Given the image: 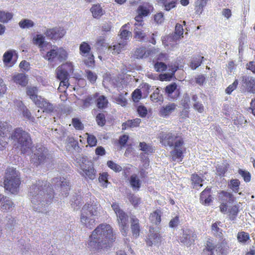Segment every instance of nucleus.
I'll return each mask as SVG.
<instances>
[{
	"label": "nucleus",
	"instance_id": "obj_1",
	"mask_svg": "<svg viewBox=\"0 0 255 255\" xmlns=\"http://www.w3.org/2000/svg\"><path fill=\"white\" fill-rule=\"evenodd\" d=\"M9 138L21 152L23 154H33L30 162L34 166H38L43 163L46 159V149L44 147H33V143L29 133L21 128H16L12 133Z\"/></svg>",
	"mask_w": 255,
	"mask_h": 255
},
{
	"label": "nucleus",
	"instance_id": "obj_2",
	"mask_svg": "<svg viewBox=\"0 0 255 255\" xmlns=\"http://www.w3.org/2000/svg\"><path fill=\"white\" fill-rule=\"evenodd\" d=\"M115 239L111 226L108 224H102L93 231L90 236L88 247L93 250L102 249L112 243Z\"/></svg>",
	"mask_w": 255,
	"mask_h": 255
},
{
	"label": "nucleus",
	"instance_id": "obj_3",
	"mask_svg": "<svg viewBox=\"0 0 255 255\" xmlns=\"http://www.w3.org/2000/svg\"><path fill=\"white\" fill-rule=\"evenodd\" d=\"M45 191L52 192L49 185L46 182L38 181L37 184L32 185L29 189V196L34 210L39 212H42L43 208L48 204V199L51 197L49 193L45 194Z\"/></svg>",
	"mask_w": 255,
	"mask_h": 255
},
{
	"label": "nucleus",
	"instance_id": "obj_4",
	"mask_svg": "<svg viewBox=\"0 0 255 255\" xmlns=\"http://www.w3.org/2000/svg\"><path fill=\"white\" fill-rule=\"evenodd\" d=\"M159 138L160 142L165 146L174 147V149L171 151L173 160L176 161L182 158V147L184 142L180 136L175 133L168 132L160 133Z\"/></svg>",
	"mask_w": 255,
	"mask_h": 255
},
{
	"label": "nucleus",
	"instance_id": "obj_5",
	"mask_svg": "<svg viewBox=\"0 0 255 255\" xmlns=\"http://www.w3.org/2000/svg\"><path fill=\"white\" fill-rule=\"evenodd\" d=\"M101 209L100 205L96 203L85 204L81 211V224L87 228H92L95 224L96 218L100 215Z\"/></svg>",
	"mask_w": 255,
	"mask_h": 255
},
{
	"label": "nucleus",
	"instance_id": "obj_6",
	"mask_svg": "<svg viewBox=\"0 0 255 255\" xmlns=\"http://www.w3.org/2000/svg\"><path fill=\"white\" fill-rule=\"evenodd\" d=\"M3 183L4 188L6 190L12 194L16 193L20 184L18 171L13 167L7 168Z\"/></svg>",
	"mask_w": 255,
	"mask_h": 255
},
{
	"label": "nucleus",
	"instance_id": "obj_7",
	"mask_svg": "<svg viewBox=\"0 0 255 255\" xmlns=\"http://www.w3.org/2000/svg\"><path fill=\"white\" fill-rule=\"evenodd\" d=\"M221 240V243L215 246L213 241L209 239L207 241L205 249L203 250L202 255H213V251H215L219 255H225L228 247L227 242L225 239Z\"/></svg>",
	"mask_w": 255,
	"mask_h": 255
},
{
	"label": "nucleus",
	"instance_id": "obj_8",
	"mask_svg": "<svg viewBox=\"0 0 255 255\" xmlns=\"http://www.w3.org/2000/svg\"><path fill=\"white\" fill-rule=\"evenodd\" d=\"M50 49L49 51L46 53L45 50L41 52V55L45 60L51 62L56 58L60 61L65 60L67 59V53L62 47L54 46L53 48H52L51 47L48 48L47 49Z\"/></svg>",
	"mask_w": 255,
	"mask_h": 255
},
{
	"label": "nucleus",
	"instance_id": "obj_9",
	"mask_svg": "<svg viewBox=\"0 0 255 255\" xmlns=\"http://www.w3.org/2000/svg\"><path fill=\"white\" fill-rule=\"evenodd\" d=\"M112 207L117 215V220L121 232L123 235L126 236L128 231V216L120 208L117 203H113L112 205Z\"/></svg>",
	"mask_w": 255,
	"mask_h": 255
},
{
	"label": "nucleus",
	"instance_id": "obj_10",
	"mask_svg": "<svg viewBox=\"0 0 255 255\" xmlns=\"http://www.w3.org/2000/svg\"><path fill=\"white\" fill-rule=\"evenodd\" d=\"M81 171L80 173L86 178L93 180L96 178V171L94 169L93 163L86 157H82L79 159Z\"/></svg>",
	"mask_w": 255,
	"mask_h": 255
},
{
	"label": "nucleus",
	"instance_id": "obj_11",
	"mask_svg": "<svg viewBox=\"0 0 255 255\" xmlns=\"http://www.w3.org/2000/svg\"><path fill=\"white\" fill-rule=\"evenodd\" d=\"M12 130V127L6 122H0V150L5 148L7 144L5 137Z\"/></svg>",
	"mask_w": 255,
	"mask_h": 255
},
{
	"label": "nucleus",
	"instance_id": "obj_12",
	"mask_svg": "<svg viewBox=\"0 0 255 255\" xmlns=\"http://www.w3.org/2000/svg\"><path fill=\"white\" fill-rule=\"evenodd\" d=\"M91 47L86 42H82L80 46V53L83 56L87 57V59L84 60V62L86 65L91 67L94 65V56L90 53Z\"/></svg>",
	"mask_w": 255,
	"mask_h": 255
},
{
	"label": "nucleus",
	"instance_id": "obj_13",
	"mask_svg": "<svg viewBox=\"0 0 255 255\" xmlns=\"http://www.w3.org/2000/svg\"><path fill=\"white\" fill-rule=\"evenodd\" d=\"M197 238L196 234L190 229H183L182 235L179 237L180 242L187 246L193 244Z\"/></svg>",
	"mask_w": 255,
	"mask_h": 255
},
{
	"label": "nucleus",
	"instance_id": "obj_14",
	"mask_svg": "<svg viewBox=\"0 0 255 255\" xmlns=\"http://www.w3.org/2000/svg\"><path fill=\"white\" fill-rule=\"evenodd\" d=\"M65 30L61 27H56L47 29L45 34L51 40H56L62 38L65 34Z\"/></svg>",
	"mask_w": 255,
	"mask_h": 255
},
{
	"label": "nucleus",
	"instance_id": "obj_15",
	"mask_svg": "<svg viewBox=\"0 0 255 255\" xmlns=\"http://www.w3.org/2000/svg\"><path fill=\"white\" fill-rule=\"evenodd\" d=\"M165 93L170 100L174 101L179 97L180 92L177 84L173 83L165 87Z\"/></svg>",
	"mask_w": 255,
	"mask_h": 255
},
{
	"label": "nucleus",
	"instance_id": "obj_16",
	"mask_svg": "<svg viewBox=\"0 0 255 255\" xmlns=\"http://www.w3.org/2000/svg\"><path fill=\"white\" fill-rule=\"evenodd\" d=\"M52 183L56 186H60L61 189V193L62 195L67 196L68 191L69 189V183L64 177L59 178L57 177L53 179Z\"/></svg>",
	"mask_w": 255,
	"mask_h": 255
},
{
	"label": "nucleus",
	"instance_id": "obj_17",
	"mask_svg": "<svg viewBox=\"0 0 255 255\" xmlns=\"http://www.w3.org/2000/svg\"><path fill=\"white\" fill-rule=\"evenodd\" d=\"M127 42L120 41L118 43H113L109 46L108 51L113 54H118L126 49Z\"/></svg>",
	"mask_w": 255,
	"mask_h": 255
},
{
	"label": "nucleus",
	"instance_id": "obj_18",
	"mask_svg": "<svg viewBox=\"0 0 255 255\" xmlns=\"http://www.w3.org/2000/svg\"><path fill=\"white\" fill-rule=\"evenodd\" d=\"M13 206V204L9 198L0 195V210L4 212L9 211Z\"/></svg>",
	"mask_w": 255,
	"mask_h": 255
},
{
	"label": "nucleus",
	"instance_id": "obj_19",
	"mask_svg": "<svg viewBox=\"0 0 255 255\" xmlns=\"http://www.w3.org/2000/svg\"><path fill=\"white\" fill-rule=\"evenodd\" d=\"M177 105L175 103H169L165 106L161 108L159 114L161 116L166 118L169 117L177 109Z\"/></svg>",
	"mask_w": 255,
	"mask_h": 255
},
{
	"label": "nucleus",
	"instance_id": "obj_20",
	"mask_svg": "<svg viewBox=\"0 0 255 255\" xmlns=\"http://www.w3.org/2000/svg\"><path fill=\"white\" fill-rule=\"evenodd\" d=\"M33 43L38 45L40 48L41 52L44 51L46 49L51 47V44L44 41V37L41 34H38L33 39Z\"/></svg>",
	"mask_w": 255,
	"mask_h": 255
},
{
	"label": "nucleus",
	"instance_id": "obj_21",
	"mask_svg": "<svg viewBox=\"0 0 255 255\" xmlns=\"http://www.w3.org/2000/svg\"><path fill=\"white\" fill-rule=\"evenodd\" d=\"M39 108L43 109V111L47 113L53 112L54 107L52 104L49 103L44 98H39L38 101H36V104Z\"/></svg>",
	"mask_w": 255,
	"mask_h": 255
},
{
	"label": "nucleus",
	"instance_id": "obj_22",
	"mask_svg": "<svg viewBox=\"0 0 255 255\" xmlns=\"http://www.w3.org/2000/svg\"><path fill=\"white\" fill-rule=\"evenodd\" d=\"M242 78V81L247 87L248 91L255 93V79L249 76H244Z\"/></svg>",
	"mask_w": 255,
	"mask_h": 255
},
{
	"label": "nucleus",
	"instance_id": "obj_23",
	"mask_svg": "<svg viewBox=\"0 0 255 255\" xmlns=\"http://www.w3.org/2000/svg\"><path fill=\"white\" fill-rule=\"evenodd\" d=\"M183 34V28L181 24H177L175 26V33L174 34L169 36L168 40L169 41H177L180 39L181 36H182Z\"/></svg>",
	"mask_w": 255,
	"mask_h": 255
},
{
	"label": "nucleus",
	"instance_id": "obj_24",
	"mask_svg": "<svg viewBox=\"0 0 255 255\" xmlns=\"http://www.w3.org/2000/svg\"><path fill=\"white\" fill-rule=\"evenodd\" d=\"M211 189L206 188L200 195V202L205 205H209L212 201L211 196Z\"/></svg>",
	"mask_w": 255,
	"mask_h": 255
},
{
	"label": "nucleus",
	"instance_id": "obj_25",
	"mask_svg": "<svg viewBox=\"0 0 255 255\" xmlns=\"http://www.w3.org/2000/svg\"><path fill=\"white\" fill-rule=\"evenodd\" d=\"M131 219V230L132 235L136 238L139 235L140 227L139 220L134 217H132Z\"/></svg>",
	"mask_w": 255,
	"mask_h": 255
},
{
	"label": "nucleus",
	"instance_id": "obj_26",
	"mask_svg": "<svg viewBox=\"0 0 255 255\" xmlns=\"http://www.w3.org/2000/svg\"><path fill=\"white\" fill-rule=\"evenodd\" d=\"M161 240V237L160 234L157 232H152L150 231V234L149 238L147 241V244L150 246L153 244H158Z\"/></svg>",
	"mask_w": 255,
	"mask_h": 255
},
{
	"label": "nucleus",
	"instance_id": "obj_27",
	"mask_svg": "<svg viewBox=\"0 0 255 255\" xmlns=\"http://www.w3.org/2000/svg\"><path fill=\"white\" fill-rule=\"evenodd\" d=\"M150 51L146 50L145 48L140 47L136 49L134 53V56L138 59L145 58L149 56Z\"/></svg>",
	"mask_w": 255,
	"mask_h": 255
},
{
	"label": "nucleus",
	"instance_id": "obj_28",
	"mask_svg": "<svg viewBox=\"0 0 255 255\" xmlns=\"http://www.w3.org/2000/svg\"><path fill=\"white\" fill-rule=\"evenodd\" d=\"M129 183L133 190H138L140 187L141 182L137 175L133 174L129 178Z\"/></svg>",
	"mask_w": 255,
	"mask_h": 255
},
{
	"label": "nucleus",
	"instance_id": "obj_29",
	"mask_svg": "<svg viewBox=\"0 0 255 255\" xmlns=\"http://www.w3.org/2000/svg\"><path fill=\"white\" fill-rule=\"evenodd\" d=\"M38 90L35 87H29L27 89V94L29 96V98L32 100V101L36 104V101L38 100L39 98H41V96H38L37 95Z\"/></svg>",
	"mask_w": 255,
	"mask_h": 255
},
{
	"label": "nucleus",
	"instance_id": "obj_30",
	"mask_svg": "<svg viewBox=\"0 0 255 255\" xmlns=\"http://www.w3.org/2000/svg\"><path fill=\"white\" fill-rule=\"evenodd\" d=\"M70 65H69V66ZM68 66V64H62L59 66L56 69L57 77L59 79H68L69 74L64 69V67Z\"/></svg>",
	"mask_w": 255,
	"mask_h": 255
},
{
	"label": "nucleus",
	"instance_id": "obj_31",
	"mask_svg": "<svg viewBox=\"0 0 255 255\" xmlns=\"http://www.w3.org/2000/svg\"><path fill=\"white\" fill-rule=\"evenodd\" d=\"M14 82L22 86H25L27 84V79L25 75L22 73H18L13 77Z\"/></svg>",
	"mask_w": 255,
	"mask_h": 255
},
{
	"label": "nucleus",
	"instance_id": "obj_32",
	"mask_svg": "<svg viewBox=\"0 0 255 255\" xmlns=\"http://www.w3.org/2000/svg\"><path fill=\"white\" fill-rule=\"evenodd\" d=\"M91 11L94 18H99L104 14V11L100 4L94 5L91 8Z\"/></svg>",
	"mask_w": 255,
	"mask_h": 255
},
{
	"label": "nucleus",
	"instance_id": "obj_33",
	"mask_svg": "<svg viewBox=\"0 0 255 255\" xmlns=\"http://www.w3.org/2000/svg\"><path fill=\"white\" fill-rule=\"evenodd\" d=\"M220 224V222H215L212 224L211 229L212 232L215 236L221 239V240H223L222 230L219 227V226H221Z\"/></svg>",
	"mask_w": 255,
	"mask_h": 255
},
{
	"label": "nucleus",
	"instance_id": "obj_34",
	"mask_svg": "<svg viewBox=\"0 0 255 255\" xmlns=\"http://www.w3.org/2000/svg\"><path fill=\"white\" fill-rule=\"evenodd\" d=\"M127 26L126 24L123 26L120 30V34L119 36L121 38V40L122 41H126L127 43V40H129V38L131 36V33L125 29V27Z\"/></svg>",
	"mask_w": 255,
	"mask_h": 255
},
{
	"label": "nucleus",
	"instance_id": "obj_35",
	"mask_svg": "<svg viewBox=\"0 0 255 255\" xmlns=\"http://www.w3.org/2000/svg\"><path fill=\"white\" fill-rule=\"evenodd\" d=\"M13 51L8 50L5 52L2 57L3 63L6 66H11V61L13 56Z\"/></svg>",
	"mask_w": 255,
	"mask_h": 255
},
{
	"label": "nucleus",
	"instance_id": "obj_36",
	"mask_svg": "<svg viewBox=\"0 0 255 255\" xmlns=\"http://www.w3.org/2000/svg\"><path fill=\"white\" fill-rule=\"evenodd\" d=\"M177 67L174 66V67H172L169 69V70H171V72L160 74L159 75V79L161 81H169L173 77L174 74V73L177 71Z\"/></svg>",
	"mask_w": 255,
	"mask_h": 255
},
{
	"label": "nucleus",
	"instance_id": "obj_37",
	"mask_svg": "<svg viewBox=\"0 0 255 255\" xmlns=\"http://www.w3.org/2000/svg\"><path fill=\"white\" fill-rule=\"evenodd\" d=\"M161 211L159 210H157L150 214L149 220L152 223L157 225L159 224L161 221Z\"/></svg>",
	"mask_w": 255,
	"mask_h": 255
},
{
	"label": "nucleus",
	"instance_id": "obj_38",
	"mask_svg": "<svg viewBox=\"0 0 255 255\" xmlns=\"http://www.w3.org/2000/svg\"><path fill=\"white\" fill-rule=\"evenodd\" d=\"M96 97H98L97 99V106L100 109H103L107 107L108 101L107 98L103 95L98 96V94H96Z\"/></svg>",
	"mask_w": 255,
	"mask_h": 255
},
{
	"label": "nucleus",
	"instance_id": "obj_39",
	"mask_svg": "<svg viewBox=\"0 0 255 255\" xmlns=\"http://www.w3.org/2000/svg\"><path fill=\"white\" fill-rule=\"evenodd\" d=\"M146 36V32L143 30L138 29L137 27L134 29V37L138 41H145L148 40Z\"/></svg>",
	"mask_w": 255,
	"mask_h": 255
},
{
	"label": "nucleus",
	"instance_id": "obj_40",
	"mask_svg": "<svg viewBox=\"0 0 255 255\" xmlns=\"http://www.w3.org/2000/svg\"><path fill=\"white\" fill-rule=\"evenodd\" d=\"M13 15L11 12L0 10V22L6 23L12 18Z\"/></svg>",
	"mask_w": 255,
	"mask_h": 255
},
{
	"label": "nucleus",
	"instance_id": "obj_41",
	"mask_svg": "<svg viewBox=\"0 0 255 255\" xmlns=\"http://www.w3.org/2000/svg\"><path fill=\"white\" fill-rule=\"evenodd\" d=\"M191 180L194 188H197L198 187H201L202 186V182L203 180L197 174H192Z\"/></svg>",
	"mask_w": 255,
	"mask_h": 255
},
{
	"label": "nucleus",
	"instance_id": "obj_42",
	"mask_svg": "<svg viewBox=\"0 0 255 255\" xmlns=\"http://www.w3.org/2000/svg\"><path fill=\"white\" fill-rule=\"evenodd\" d=\"M181 105L185 110H188L190 106V97L187 93L184 94L181 101Z\"/></svg>",
	"mask_w": 255,
	"mask_h": 255
},
{
	"label": "nucleus",
	"instance_id": "obj_43",
	"mask_svg": "<svg viewBox=\"0 0 255 255\" xmlns=\"http://www.w3.org/2000/svg\"><path fill=\"white\" fill-rule=\"evenodd\" d=\"M208 1L209 0H197L195 2L196 12L200 14L202 13Z\"/></svg>",
	"mask_w": 255,
	"mask_h": 255
},
{
	"label": "nucleus",
	"instance_id": "obj_44",
	"mask_svg": "<svg viewBox=\"0 0 255 255\" xmlns=\"http://www.w3.org/2000/svg\"><path fill=\"white\" fill-rule=\"evenodd\" d=\"M18 24L21 28H29L33 26L34 22L30 19H24L20 21Z\"/></svg>",
	"mask_w": 255,
	"mask_h": 255
},
{
	"label": "nucleus",
	"instance_id": "obj_45",
	"mask_svg": "<svg viewBox=\"0 0 255 255\" xmlns=\"http://www.w3.org/2000/svg\"><path fill=\"white\" fill-rule=\"evenodd\" d=\"M150 6L148 4L140 5L137 9L138 14L145 16L148 15L150 11Z\"/></svg>",
	"mask_w": 255,
	"mask_h": 255
},
{
	"label": "nucleus",
	"instance_id": "obj_46",
	"mask_svg": "<svg viewBox=\"0 0 255 255\" xmlns=\"http://www.w3.org/2000/svg\"><path fill=\"white\" fill-rule=\"evenodd\" d=\"M204 59V57L198 56L194 57L191 62L190 66L192 69H195L198 67L201 64L202 60Z\"/></svg>",
	"mask_w": 255,
	"mask_h": 255
},
{
	"label": "nucleus",
	"instance_id": "obj_47",
	"mask_svg": "<svg viewBox=\"0 0 255 255\" xmlns=\"http://www.w3.org/2000/svg\"><path fill=\"white\" fill-rule=\"evenodd\" d=\"M151 100L154 102H162V97L159 93L158 88H156L150 96Z\"/></svg>",
	"mask_w": 255,
	"mask_h": 255
},
{
	"label": "nucleus",
	"instance_id": "obj_48",
	"mask_svg": "<svg viewBox=\"0 0 255 255\" xmlns=\"http://www.w3.org/2000/svg\"><path fill=\"white\" fill-rule=\"evenodd\" d=\"M237 238L239 242L245 243L250 239V237L248 233L242 232L238 233Z\"/></svg>",
	"mask_w": 255,
	"mask_h": 255
},
{
	"label": "nucleus",
	"instance_id": "obj_49",
	"mask_svg": "<svg viewBox=\"0 0 255 255\" xmlns=\"http://www.w3.org/2000/svg\"><path fill=\"white\" fill-rule=\"evenodd\" d=\"M139 147L140 150L147 153H152L154 150L152 146L147 144L144 142H140Z\"/></svg>",
	"mask_w": 255,
	"mask_h": 255
},
{
	"label": "nucleus",
	"instance_id": "obj_50",
	"mask_svg": "<svg viewBox=\"0 0 255 255\" xmlns=\"http://www.w3.org/2000/svg\"><path fill=\"white\" fill-rule=\"evenodd\" d=\"M240 182L238 179H232L229 185L230 188L235 192H238L239 189Z\"/></svg>",
	"mask_w": 255,
	"mask_h": 255
},
{
	"label": "nucleus",
	"instance_id": "obj_51",
	"mask_svg": "<svg viewBox=\"0 0 255 255\" xmlns=\"http://www.w3.org/2000/svg\"><path fill=\"white\" fill-rule=\"evenodd\" d=\"M238 173L244 178L246 182H249L251 180V175L249 172L240 169Z\"/></svg>",
	"mask_w": 255,
	"mask_h": 255
},
{
	"label": "nucleus",
	"instance_id": "obj_52",
	"mask_svg": "<svg viewBox=\"0 0 255 255\" xmlns=\"http://www.w3.org/2000/svg\"><path fill=\"white\" fill-rule=\"evenodd\" d=\"M107 165L109 168L115 172H120L122 170V168L120 165L116 163L113 161H108L107 162Z\"/></svg>",
	"mask_w": 255,
	"mask_h": 255
},
{
	"label": "nucleus",
	"instance_id": "obj_53",
	"mask_svg": "<svg viewBox=\"0 0 255 255\" xmlns=\"http://www.w3.org/2000/svg\"><path fill=\"white\" fill-rule=\"evenodd\" d=\"M239 212V208L237 206H233L229 209L230 219L234 220Z\"/></svg>",
	"mask_w": 255,
	"mask_h": 255
},
{
	"label": "nucleus",
	"instance_id": "obj_54",
	"mask_svg": "<svg viewBox=\"0 0 255 255\" xmlns=\"http://www.w3.org/2000/svg\"><path fill=\"white\" fill-rule=\"evenodd\" d=\"M141 122V120L139 119H135L133 120L128 121L125 125H123V126H126L129 127H136L139 126Z\"/></svg>",
	"mask_w": 255,
	"mask_h": 255
},
{
	"label": "nucleus",
	"instance_id": "obj_55",
	"mask_svg": "<svg viewBox=\"0 0 255 255\" xmlns=\"http://www.w3.org/2000/svg\"><path fill=\"white\" fill-rule=\"evenodd\" d=\"M109 176V175L106 172H104L101 174L100 176L99 177V180L100 182H101L103 186L104 187L107 186V184L108 183V177Z\"/></svg>",
	"mask_w": 255,
	"mask_h": 255
},
{
	"label": "nucleus",
	"instance_id": "obj_56",
	"mask_svg": "<svg viewBox=\"0 0 255 255\" xmlns=\"http://www.w3.org/2000/svg\"><path fill=\"white\" fill-rule=\"evenodd\" d=\"M154 68L157 72H160L164 71L166 68L167 66L163 62H157L154 64Z\"/></svg>",
	"mask_w": 255,
	"mask_h": 255
},
{
	"label": "nucleus",
	"instance_id": "obj_57",
	"mask_svg": "<svg viewBox=\"0 0 255 255\" xmlns=\"http://www.w3.org/2000/svg\"><path fill=\"white\" fill-rule=\"evenodd\" d=\"M238 81L236 80L232 84L230 85L226 89V92L228 94H231L237 87Z\"/></svg>",
	"mask_w": 255,
	"mask_h": 255
},
{
	"label": "nucleus",
	"instance_id": "obj_58",
	"mask_svg": "<svg viewBox=\"0 0 255 255\" xmlns=\"http://www.w3.org/2000/svg\"><path fill=\"white\" fill-rule=\"evenodd\" d=\"M96 121L98 125L103 126L105 124V117L104 114L100 113L96 117Z\"/></svg>",
	"mask_w": 255,
	"mask_h": 255
},
{
	"label": "nucleus",
	"instance_id": "obj_59",
	"mask_svg": "<svg viewBox=\"0 0 255 255\" xmlns=\"http://www.w3.org/2000/svg\"><path fill=\"white\" fill-rule=\"evenodd\" d=\"M132 99L134 102H138L141 97V92L139 89H136L132 93Z\"/></svg>",
	"mask_w": 255,
	"mask_h": 255
},
{
	"label": "nucleus",
	"instance_id": "obj_60",
	"mask_svg": "<svg viewBox=\"0 0 255 255\" xmlns=\"http://www.w3.org/2000/svg\"><path fill=\"white\" fill-rule=\"evenodd\" d=\"M87 79L91 82L94 83L97 79V75L95 73L91 72V71H87L86 72Z\"/></svg>",
	"mask_w": 255,
	"mask_h": 255
},
{
	"label": "nucleus",
	"instance_id": "obj_61",
	"mask_svg": "<svg viewBox=\"0 0 255 255\" xmlns=\"http://www.w3.org/2000/svg\"><path fill=\"white\" fill-rule=\"evenodd\" d=\"M105 38L102 36H100L97 38L95 46L96 48L99 49L101 47L104 46L105 44Z\"/></svg>",
	"mask_w": 255,
	"mask_h": 255
},
{
	"label": "nucleus",
	"instance_id": "obj_62",
	"mask_svg": "<svg viewBox=\"0 0 255 255\" xmlns=\"http://www.w3.org/2000/svg\"><path fill=\"white\" fill-rule=\"evenodd\" d=\"M72 124L74 128L77 129H82L83 128V124L77 119H73Z\"/></svg>",
	"mask_w": 255,
	"mask_h": 255
},
{
	"label": "nucleus",
	"instance_id": "obj_63",
	"mask_svg": "<svg viewBox=\"0 0 255 255\" xmlns=\"http://www.w3.org/2000/svg\"><path fill=\"white\" fill-rule=\"evenodd\" d=\"M87 142L91 146H95L97 143L96 138L93 135L88 134Z\"/></svg>",
	"mask_w": 255,
	"mask_h": 255
},
{
	"label": "nucleus",
	"instance_id": "obj_64",
	"mask_svg": "<svg viewBox=\"0 0 255 255\" xmlns=\"http://www.w3.org/2000/svg\"><path fill=\"white\" fill-rule=\"evenodd\" d=\"M21 110L22 111L23 116L24 117L30 120L33 119V117H32L31 116L30 112L25 107L22 106L21 107Z\"/></svg>",
	"mask_w": 255,
	"mask_h": 255
}]
</instances>
